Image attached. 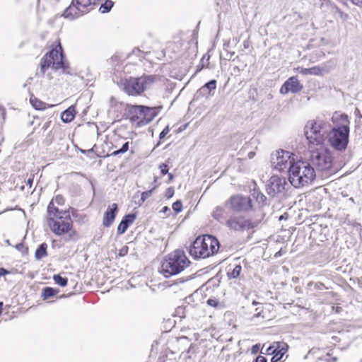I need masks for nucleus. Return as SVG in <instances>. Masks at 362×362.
I'll list each match as a JSON object with an SVG mask.
<instances>
[{
    "label": "nucleus",
    "instance_id": "obj_36",
    "mask_svg": "<svg viewBox=\"0 0 362 362\" xmlns=\"http://www.w3.org/2000/svg\"><path fill=\"white\" fill-rule=\"evenodd\" d=\"M155 188L156 187H153V189H150L148 191H146V192H142L141 196V200L144 202L146 199H148L152 194V192H153Z\"/></svg>",
    "mask_w": 362,
    "mask_h": 362
},
{
    "label": "nucleus",
    "instance_id": "obj_46",
    "mask_svg": "<svg viewBox=\"0 0 362 362\" xmlns=\"http://www.w3.org/2000/svg\"><path fill=\"white\" fill-rule=\"evenodd\" d=\"M10 272L6 270V269L4 268H0V277L2 276H5L8 274H9Z\"/></svg>",
    "mask_w": 362,
    "mask_h": 362
},
{
    "label": "nucleus",
    "instance_id": "obj_20",
    "mask_svg": "<svg viewBox=\"0 0 362 362\" xmlns=\"http://www.w3.org/2000/svg\"><path fill=\"white\" fill-rule=\"evenodd\" d=\"M117 213L118 206L116 203L109 205L103 214V226L105 228L110 227L115 221Z\"/></svg>",
    "mask_w": 362,
    "mask_h": 362
},
{
    "label": "nucleus",
    "instance_id": "obj_23",
    "mask_svg": "<svg viewBox=\"0 0 362 362\" xmlns=\"http://www.w3.org/2000/svg\"><path fill=\"white\" fill-rule=\"evenodd\" d=\"M274 309V305L271 303H264L261 305V311L255 313V316L257 317H262L264 319L270 320L272 315L271 311Z\"/></svg>",
    "mask_w": 362,
    "mask_h": 362
},
{
    "label": "nucleus",
    "instance_id": "obj_14",
    "mask_svg": "<svg viewBox=\"0 0 362 362\" xmlns=\"http://www.w3.org/2000/svg\"><path fill=\"white\" fill-rule=\"evenodd\" d=\"M129 112L134 120L139 119L146 124L151 122L157 115L156 108L144 105H132Z\"/></svg>",
    "mask_w": 362,
    "mask_h": 362
},
{
    "label": "nucleus",
    "instance_id": "obj_16",
    "mask_svg": "<svg viewBox=\"0 0 362 362\" xmlns=\"http://www.w3.org/2000/svg\"><path fill=\"white\" fill-rule=\"evenodd\" d=\"M292 153L287 151L279 150L276 151L272 156V165L279 171H283L286 169L291 164Z\"/></svg>",
    "mask_w": 362,
    "mask_h": 362
},
{
    "label": "nucleus",
    "instance_id": "obj_9",
    "mask_svg": "<svg viewBox=\"0 0 362 362\" xmlns=\"http://www.w3.org/2000/svg\"><path fill=\"white\" fill-rule=\"evenodd\" d=\"M340 117L343 121V124L332 129L329 140L334 148L343 151L346 148L349 143V121L347 115H341Z\"/></svg>",
    "mask_w": 362,
    "mask_h": 362
},
{
    "label": "nucleus",
    "instance_id": "obj_43",
    "mask_svg": "<svg viewBox=\"0 0 362 362\" xmlns=\"http://www.w3.org/2000/svg\"><path fill=\"white\" fill-rule=\"evenodd\" d=\"M169 132H170L169 127H165L159 135L160 139L164 138L168 134Z\"/></svg>",
    "mask_w": 362,
    "mask_h": 362
},
{
    "label": "nucleus",
    "instance_id": "obj_25",
    "mask_svg": "<svg viewBox=\"0 0 362 362\" xmlns=\"http://www.w3.org/2000/svg\"><path fill=\"white\" fill-rule=\"evenodd\" d=\"M227 213L223 206H217L211 213V216L219 222L226 220Z\"/></svg>",
    "mask_w": 362,
    "mask_h": 362
},
{
    "label": "nucleus",
    "instance_id": "obj_52",
    "mask_svg": "<svg viewBox=\"0 0 362 362\" xmlns=\"http://www.w3.org/2000/svg\"><path fill=\"white\" fill-rule=\"evenodd\" d=\"M169 180H172L173 179V175L172 173H168Z\"/></svg>",
    "mask_w": 362,
    "mask_h": 362
},
{
    "label": "nucleus",
    "instance_id": "obj_24",
    "mask_svg": "<svg viewBox=\"0 0 362 362\" xmlns=\"http://www.w3.org/2000/svg\"><path fill=\"white\" fill-rule=\"evenodd\" d=\"M76 114V107L71 105L64 110L61 115V119L64 122L68 123L74 120Z\"/></svg>",
    "mask_w": 362,
    "mask_h": 362
},
{
    "label": "nucleus",
    "instance_id": "obj_11",
    "mask_svg": "<svg viewBox=\"0 0 362 362\" xmlns=\"http://www.w3.org/2000/svg\"><path fill=\"white\" fill-rule=\"evenodd\" d=\"M110 149L112 152L107 156H116L127 153L128 151H130L131 154L134 153V150L132 147L130 148V145H132L133 141H129L127 138H124L119 134H114L110 139Z\"/></svg>",
    "mask_w": 362,
    "mask_h": 362
},
{
    "label": "nucleus",
    "instance_id": "obj_40",
    "mask_svg": "<svg viewBox=\"0 0 362 362\" xmlns=\"http://www.w3.org/2000/svg\"><path fill=\"white\" fill-rule=\"evenodd\" d=\"M129 251V248L127 245L123 246L122 248L119 249L118 252V256L119 257H124L126 255H127Z\"/></svg>",
    "mask_w": 362,
    "mask_h": 362
},
{
    "label": "nucleus",
    "instance_id": "obj_6",
    "mask_svg": "<svg viewBox=\"0 0 362 362\" xmlns=\"http://www.w3.org/2000/svg\"><path fill=\"white\" fill-rule=\"evenodd\" d=\"M220 247L216 238L211 235L198 236L190 246L189 252L194 259H205L216 254Z\"/></svg>",
    "mask_w": 362,
    "mask_h": 362
},
{
    "label": "nucleus",
    "instance_id": "obj_26",
    "mask_svg": "<svg viewBox=\"0 0 362 362\" xmlns=\"http://www.w3.org/2000/svg\"><path fill=\"white\" fill-rule=\"evenodd\" d=\"M59 290L52 287H45L42 290V298L47 300L58 294Z\"/></svg>",
    "mask_w": 362,
    "mask_h": 362
},
{
    "label": "nucleus",
    "instance_id": "obj_3",
    "mask_svg": "<svg viewBox=\"0 0 362 362\" xmlns=\"http://www.w3.org/2000/svg\"><path fill=\"white\" fill-rule=\"evenodd\" d=\"M70 214L45 216V221L49 230L55 235L66 237L69 240H74L79 238V234L74 226Z\"/></svg>",
    "mask_w": 362,
    "mask_h": 362
},
{
    "label": "nucleus",
    "instance_id": "obj_49",
    "mask_svg": "<svg viewBox=\"0 0 362 362\" xmlns=\"http://www.w3.org/2000/svg\"><path fill=\"white\" fill-rule=\"evenodd\" d=\"M255 156V153L254 151H251L248 153L247 156L250 159L253 158Z\"/></svg>",
    "mask_w": 362,
    "mask_h": 362
},
{
    "label": "nucleus",
    "instance_id": "obj_37",
    "mask_svg": "<svg viewBox=\"0 0 362 362\" xmlns=\"http://www.w3.org/2000/svg\"><path fill=\"white\" fill-rule=\"evenodd\" d=\"M207 304L211 307L217 308L219 305V302L216 298H210L207 300Z\"/></svg>",
    "mask_w": 362,
    "mask_h": 362
},
{
    "label": "nucleus",
    "instance_id": "obj_15",
    "mask_svg": "<svg viewBox=\"0 0 362 362\" xmlns=\"http://www.w3.org/2000/svg\"><path fill=\"white\" fill-rule=\"evenodd\" d=\"M226 226L235 231H244L252 229L257 226V223L251 219L243 216H231L226 221Z\"/></svg>",
    "mask_w": 362,
    "mask_h": 362
},
{
    "label": "nucleus",
    "instance_id": "obj_41",
    "mask_svg": "<svg viewBox=\"0 0 362 362\" xmlns=\"http://www.w3.org/2000/svg\"><path fill=\"white\" fill-rule=\"evenodd\" d=\"M337 12L338 13L339 17L344 20V21H346L349 18V15L344 12H343L342 11H341L340 9H339L338 8H337Z\"/></svg>",
    "mask_w": 362,
    "mask_h": 362
},
{
    "label": "nucleus",
    "instance_id": "obj_10",
    "mask_svg": "<svg viewBox=\"0 0 362 362\" xmlns=\"http://www.w3.org/2000/svg\"><path fill=\"white\" fill-rule=\"evenodd\" d=\"M100 0H73L63 13L66 18L74 19L93 10Z\"/></svg>",
    "mask_w": 362,
    "mask_h": 362
},
{
    "label": "nucleus",
    "instance_id": "obj_22",
    "mask_svg": "<svg viewBox=\"0 0 362 362\" xmlns=\"http://www.w3.org/2000/svg\"><path fill=\"white\" fill-rule=\"evenodd\" d=\"M30 103L34 109L42 111L54 106V105H49L46 103L45 102L35 96L33 94H32L30 97Z\"/></svg>",
    "mask_w": 362,
    "mask_h": 362
},
{
    "label": "nucleus",
    "instance_id": "obj_57",
    "mask_svg": "<svg viewBox=\"0 0 362 362\" xmlns=\"http://www.w3.org/2000/svg\"><path fill=\"white\" fill-rule=\"evenodd\" d=\"M361 362H362V360L361 361Z\"/></svg>",
    "mask_w": 362,
    "mask_h": 362
},
{
    "label": "nucleus",
    "instance_id": "obj_21",
    "mask_svg": "<svg viewBox=\"0 0 362 362\" xmlns=\"http://www.w3.org/2000/svg\"><path fill=\"white\" fill-rule=\"evenodd\" d=\"M136 218V214H129L125 215L117 226V234L121 235L124 233L127 230L128 227L134 222Z\"/></svg>",
    "mask_w": 362,
    "mask_h": 362
},
{
    "label": "nucleus",
    "instance_id": "obj_34",
    "mask_svg": "<svg viewBox=\"0 0 362 362\" xmlns=\"http://www.w3.org/2000/svg\"><path fill=\"white\" fill-rule=\"evenodd\" d=\"M310 75H320L322 74V69L319 66L309 68Z\"/></svg>",
    "mask_w": 362,
    "mask_h": 362
},
{
    "label": "nucleus",
    "instance_id": "obj_42",
    "mask_svg": "<svg viewBox=\"0 0 362 362\" xmlns=\"http://www.w3.org/2000/svg\"><path fill=\"white\" fill-rule=\"evenodd\" d=\"M296 70L303 75H310V71L309 69L307 68H302V67H298Z\"/></svg>",
    "mask_w": 362,
    "mask_h": 362
},
{
    "label": "nucleus",
    "instance_id": "obj_39",
    "mask_svg": "<svg viewBox=\"0 0 362 362\" xmlns=\"http://www.w3.org/2000/svg\"><path fill=\"white\" fill-rule=\"evenodd\" d=\"M174 188L173 187H168L165 193V196L167 199L171 198L174 195Z\"/></svg>",
    "mask_w": 362,
    "mask_h": 362
},
{
    "label": "nucleus",
    "instance_id": "obj_50",
    "mask_svg": "<svg viewBox=\"0 0 362 362\" xmlns=\"http://www.w3.org/2000/svg\"><path fill=\"white\" fill-rule=\"evenodd\" d=\"M168 211H170V209L168 206H164L161 210V211L163 213H165Z\"/></svg>",
    "mask_w": 362,
    "mask_h": 362
},
{
    "label": "nucleus",
    "instance_id": "obj_47",
    "mask_svg": "<svg viewBox=\"0 0 362 362\" xmlns=\"http://www.w3.org/2000/svg\"><path fill=\"white\" fill-rule=\"evenodd\" d=\"M252 305H259V307L256 308V309H255V312L256 313H257L259 311H261V305H262L261 303L257 302L256 300H253L252 301Z\"/></svg>",
    "mask_w": 362,
    "mask_h": 362
},
{
    "label": "nucleus",
    "instance_id": "obj_18",
    "mask_svg": "<svg viewBox=\"0 0 362 362\" xmlns=\"http://www.w3.org/2000/svg\"><path fill=\"white\" fill-rule=\"evenodd\" d=\"M286 182L284 178L279 176H272L269 180V183L267 187V192L272 197L282 192L285 189Z\"/></svg>",
    "mask_w": 362,
    "mask_h": 362
},
{
    "label": "nucleus",
    "instance_id": "obj_4",
    "mask_svg": "<svg viewBox=\"0 0 362 362\" xmlns=\"http://www.w3.org/2000/svg\"><path fill=\"white\" fill-rule=\"evenodd\" d=\"M289 181L295 187L308 185L315 180L316 174L310 163L304 160L294 162L289 167Z\"/></svg>",
    "mask_w": 362,
    "mask_h": 362
},
{
    "label": "nucleus",
    "instance_id": "obj_7",
    "mask_svg": "<svg viewBox=\"0 0 362 362\" xmlns=\"http://www.w3.org/2000/svg\"><path fill=\"white\" fill-rule=\"evenodd\" d=\"M156 75L143 74L138 77H129L121 81L122 90L130 96H139L156 82Z\"/></svg>",
    "mask_w": 362,
    "mask_h": 362
},
{
    "label": "nucleus",
    "instance_id": "obj_13",
    "mask_svg": "<svg viewBox=\"0 0 362 362\" xmlns=\"http://www.w3.org/2000/svg\"><path fill=\"white\" fill-rule=\"evenodd\" d=\"M225 204L230 210L235 212H245L252 208L251 199L239 194L231 196Z\"/></svg>",
    "mask_w": 362,
    "mask_h": 362
},
{
    "label": "nucleus",
    "instance_id": "obj_54",
    "mask_svg": "<svg viewBox=\"0 0 362 362\" xmlns=\"http://www.w3.org/2000/svg\"><path fill=\"white\" fill-rule=\"evenodd\" d=\"M281 255V251H279L278 252L276 253L275 255V257H278V256H280Z\"/></svg>",
    "mask_w": 362,
    "mask_h": 362
},
{
    "label": "nucleus",
    "instance_id": "obj_31",
    "mask_svg": "<svg viewBox=\"0 0 362 362\" xmlns=\"http://www.w3.org/2000/svg\"><path fill=\"white\" fill-rule=\"evenodd\" d=\"M216 81L215 79L211 80L206 84H204L201 90L204 91L206 89H207L208 93L210 94L211 90H214L216 88Z\"/></svg>",
    "mask_w": 362,
    "mask_h": 362
},
{
    "label": "nucleus",
    "instance_id": "obj_33",
    "mask_svg": "<svg viewBox=\"0 0 362 362\" xmlns=\"http://www.w3.org/2000/svg\"><path fill=\"white\" fill-rule=\"evenodd\" d=\"M172 207L175 212L178 214L182 210V203L181 201L177 200L173 204Z\"/></svg>",
    "mask_w": 362,
    "mask_h": 362
},
{
    "label": "nucleus",
    "instance_id": "obj_35",
    "mask_svg": "<svg viewBox=\"0 0 362 362\" xmlns=\"http://www.w3.org/2000/svg\"><path fill=\"white\" fill-rule=\"evenodd\" d=\"M15 247L18 251L21 252L23 254L28 253V249L27 247L24 245V244L18 243Z\"/></svg>",
    "mask_w": 362,
    "mask_h": 362
},
{
    "label": "nucleus",
    "instance_id": "obj_19",
    "mask_svg": "<svg viewBox=\"0 0 362 362\" xmlns=\"http://www.w3.org/2000/svg\"><path fill=\"white\" fill-rule=\"evenodd\" d=\"M303 88V84L298 79L297 76L289 77L281 86L280 93L281 94H287L289 92L297 93L300 92Z\"/></svg>",
    "mask_w": 362,
    "mask_h": 362
},
{
    "label": "nucleus",
    "instance_id": "obj_55",
    "mask_svg": "<svg viewBox=\"0 0 362 362\" xmlns=\"http://www.w3.org/2000/svg\"><path fill=\"white\" fill-rule=\"evenodd\" d=\"M244 47H245V48H247V47H248L247 44H246L245 42H244Z\"/></svg>",
    "mask_w": 362,
    "mask_h": 362
},
{
    "label": "nucleus",
    "instance_id": "obj_2",
    "mask_svg": "<svg viewBox=\"0 0 362 362\" xmlns=\"http://www.w3.org/2000/svg\"><path fill=\"white\" fill-rule=\"evenodd\" d=\"M304 135L307 141L308 150L326 146L329 136V124L324 119H309L304 127Z\"/></svg>",
    "mask_w": 362,
    "mask_h": 362
},
{
    "label": "nucleus",
    "instance_id": "obj_30",
    "mask_svg": "<svg viewBox=\"0 0 362 362\" xmlns=\"http://www.w3.org/2000/svg\"><path fill=\"white\" fill-rule=\"evenodd\" d=\"M113 5V1L111 0H106L103 4H101L99 10L103 13H107L112 8Z\"/></svg>",
    "mask_w": 362,
    "mask_h": 362
},
{
    "label": "nucleus",
    "instance_id": "obj_12",
    "mask_svg": "<svg viewBox=\"0 0 362 362\" xmlns=\"http://www.w3.org/2000/svg\"><path fill=\"white\" fill-rule=\"evenodd\" d=\"M66 199L62 194H57L54 196L49 202L47 207L46 216L60 215L62 214L71 213L74 216L76 209L69 207L68 209H64Z\"/></svg>",
    "mask_w": 362,
    "mask_h": 362
},
{
    "label": "nucleus",
    "instance_id": "obj_48",
    "mask_svg": "<svg viewBox=\"0 0 362 362\" xmlns=\"http://www.w3.org/2000/svg\"><path fill=\"white\" fill-rule=\"evenodd\" d=\"M354 4L361 6H362V0H350Z\"/></svg>",
    "mask_w": 362,
    "mask_h": 362
},
{
    "label": "nucleus",
    "instance_id": "obj_27",
    "mask_svg": "<svg viewBox=\"0 0 362 362\" xmlns=\"http://www.w3.org/2000/svg\"><path fill=\"white\" fill-rule=\"evenodd\" d=\"M47 245L45 243H42L35 251V257L37 259H41L47 255Z\"/></svg>",
    "mask_w": 362,
    "mask_h": 362
},
{
    "label": "nucleus",
    "instance_id": "obj_29",
    "mask_svg": "<svg viewBox=\"0 0 362 362\" xmlns=\"http://www.w3.org/2000/svg\"><path fill=\"white\" fill-rule=\"evenodd\" d=\"M53 280L54 283L59 285L60 286H66L68 284V279L62 276L60 274H54L53 276Z\"/></svg>",
    "mask_w": 362,
    "mask_h": 362
},
{
    "label": "nucleus",
    "instance_id": "obj_28",
    "mask_svg": "<svg viewBox=\"0 0 362 362\" xmlns=\"http://www.w3.org/2000/svg\"><path fill=\"white\" fill-rule=\"evenodd\" d=\"M210 57L208 55H204L202 58L201 59L199 64L197 66L195 74H197L198 72L201 71L205 67H208L209 66V61Z\"/></svg>",
    "mask_w": 362,
    "mask_h": 362
},
{
    "label": "nucleus",
    "instance_id": "obj_44",
    "mask_svg": "<svg viewBox=\"0 0 362 362\" xmlns=\"http://www.w3.org/2000/svg\"><path fill=\"white\" fill-rule=\"evenodd\" d=\"M255 362H267V360L264 356L259 355L256 358Z\"/></svg>",
    "mask_w": 362,
    "mask_h": 362
},
{
    "label": "nucleus",
    "instance_id": "obj_5",
    "mask_svg": "<svg viewBox=\"0 0 362 362\" xmlns=\"http://www.w3.org/2000/svg\"><path fill=\"white\" fill-rule=\"evenodd\" d=\"M190 261L183 250H175L163 260L160 272L165 277L178 274L190 264Z\"/></svg>",
    "mask_w": 362,
    "mask_h": 362
},
{
    "label": "nucleus",
    "instance_id": "obj_56",
    "mask_svg": "<svg viewBox=\"0 0 362 362\" xmlns=\"http://www.w3.org/2000/svg\"><path fill=\"white\" fill-rule=\"evenodd\" d=\"M339 309H341V308H337V311H339Z\"/></svg>",
    "mask_w": 362,
    "mask_h": 362
},
{
    "label": "nucleus",
    "instance_id": "obj_53",
    "mask_svg": "<svg viewBox=\"0 0 362 362\" xmlns=\"http://www.w3.org/2000/svg\"><path fill=\"white\" fill-rule=\"evenodd\" d=\"M2 309H3V303L0 302V314L2 313Z\"/></svg>",
    "mask_w": 362,
    "mask_h": 362
},
{
    "label": "nucleus",
    "instance_id": "obj_1",
    "mask_svg": "<svg viewBox=\"0 0 362 362\" xmlns=\"http://www.w3.org/2000/svg\"><path fill=\"white\" fill-rule=\"evenodd\" d=\"M49 50L43 55L40 62V71L44 76L49 68L64 74H71L69 62L66 60L61 40L57 36L48 46Z\"/></svg>",
    "mask_w": 362,
    "mask_h": 362
},
{
    "label": "nucleus",
    "instance_id": "obj_51",
    "mask_svg": "<svg viewBox=\"0 0 362 362\" xmlns=\"http://www.w3.org/2000/svg\"><path fill=\"white\" fill-rule=\"evenodd\" d=\"M32 184H33V180L32 179H28V185H29L30 187H31Z\"/></svg>",
    "mask_w": 362,
    "mask_h": 362
},
{
    "label": "nucleus",
    "instance_id": "obj_45",
    "mask_svg": "<svg viewBox=\"0 0 362 362\" xmlns=\"http://www.w3.org/2000/svg\"><path fill=\"white\" fill-rule=\"evenodd\" d=\"M315 288L317 289H327V288L322 282H318L315 284Z\"/></svg>",
    "mask_w": 362,
    "mask_h": 362
},
{
    "label": "nucleus",
    "instance_id": "obj_8",
    "mask_svg": "<svg viewBox=\"0 0 362 362\" xmlns=\"http://www.w3.org/2000/svg\"><path fill=\"white\" fill-rule=\"evenodd\" d=\"M310 155V161L315 166L317 170L333 173L334 157L326 146L308 150Z\"/></svg>",
    "mask_w": 362,
    "mask_h": 362
},
{
    "label": "nucleus",
    "instance_id": "obj_38",
    "mask_svg": "<svg viewBox=\"0 0 362 362\" xmlns=\"http://www.w3.org/2000/svg\"><path fill=\"white\" fill-rule=\"evenodd\" d=\"M159 168L160 170V173L163 175L167 174L168 173V166L167 164L165 163H161L160 165H159Z\"/></svg>",
    "mask_w": 362,
    "mask_h": 362
},
{
    "label": "nucleus",
    "instance_id": "obj_17",
    "mask_svg": "<svg viewBox=\"0 0 362 362\" xmlns=\"http://www.w3.org/2000/svg\"><path fill=\"white\" fill-rule=\"evenodd\" d=\"M288 346L284 341L273 342L265 351L267 355H272L271 362L279 361L288 351Z\"/></svg>",
    "mask_w": 362,
    "mask_h": 362
},
{
    "label": "nucleus",
    "instance_id": "obj_32",
    "mask_svg": "<svg viewBox=\"0 0 362 362\" xmlns=\"http://www.w3.org/2000/svg\"><path fill=\"white\" fill-rule=\"evenodd\" d=\"M242 271V267L240 264L236 265L233 269L228 273V276L230 278H237L239 276L240 272Z\"/></svg>",
    "mask_w": 362,
    "mask_h": 362
}]
</instances>
